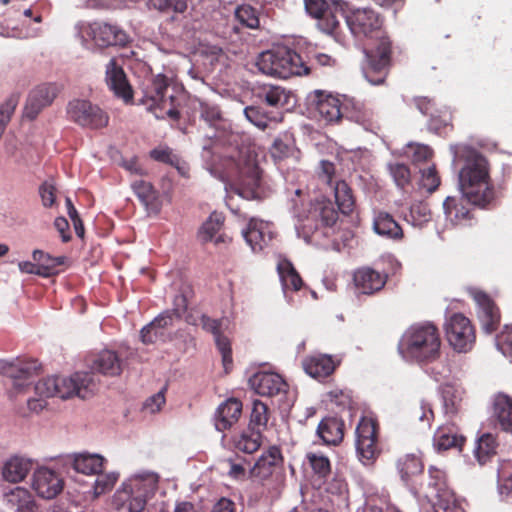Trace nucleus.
Wrapping results in <instances>:
<instances>
[{"mask_svg":"<svg viewBox=\"0 0 512 512\" xmlns=\"http://www.w3.org/2000/svg\"><path fill=\"white\" fill-rule=\"evenodd\" d=\"M346 23L358 39H370L374 44L364 49L366 65L365 78L373 85L383 84L392 65V41L383 29V19L369 8L356 9L348 14Z\"/></svg>","mask_w":512,"mask_h":512,"instance_id":"obj_1","label":"nucleus"},{"mask_svg":"<svg viewBox=\"0 0 512 512\" xmlns=\"http://www.w3.org/2000/svg\"><path fill=\"white\" fill-rule=\"evenodd\" d=\"M458 158L463 162L459 171V186L462 194L474 206L486 208L494 204L497 193L491 181L488 159L470 146L462 147Z\"/></svg>","mask_w":512,"mask_h":512,"instance_id":"obj_2","label":"nucleus"},{"mask_svg":"<svg viewBox=\"0 0 512 512\" xmlns=\"http://www.w3.org/2000/svg\"><path fill=\"white\" fill-rule=\"evenodd\" d=\"M439 329L432 322L416 323L408 327L398 343L399 354L419 365L436 362L441 356Z\"/></svg>","mask_w":512,"mask_h":512,"instance_id":"obj_3","label":"nucleus"},{"mask_svg":"<svg viewBox=\"0 0 512 512\" xmlns=\"http://www.w3.org/2000/svg\"><path fill=\"white\" fill-rule=\"evenodd\" d=\"M257 155L249 149H240L237 155L226 160V176L234 191L241 197L251 200L261 197L262 177Z\"/></svg>","mask_w":512,"mask_h":512,"instance_id":"obj_4","label":"nucleus"},{"mask_svg":"<svg viewBox=\"0 0 512 512\" xmlns=\"http://www.w3.org/2000/svg\"><path fill=\"white\" fill-rule=\"evenodd\" d=\"M34 390L39 397L43 398L57 396L67 399L77 396L87 399L97 390V383L92 373L76 372L71 377L44 378L34 385Z\"/></svg>","mask_w":512,"mask_h":512,"instance_id":"obj_5","label":"nucleus"},{"mask_svg":"<svg viewBox=\"0 0 512 512\" xmlns=\"http://www.w3.org/2000/svg\"><path fill=\"white\" fill-rule=\"evenodd\" d=\"M256 66L261 73L281 79L310 73V67L302 57L285 46L262 52L257 58Z\"/></svg>","mask_w":512,"mask_h":512,"instance_id":"obj_6","label":"nucleus"},{"mask_svg":"<svg viewBox=\"0 0 512 512\" xmlns=\"http://www.w3.org/2000/svg\"><path fill=\"white\" fill-rule=\"evenodd\" d=\"M158 488V476L154 473L135 475L123 483L122 489L114 495V504L118 510L128 512H143L148 498L152 497Z\"/></svg>","mask_w":512,"mask_h":512,"instance_id":"obj_7","label":"nucleus"},{"mask_svg":"<svg viewBox=\"0 0 512 512\" xmlns=\"http://www.w3.org/2000/svg\"><path fill=\"white\" fill-rule=\"evenodd\" d=\"M41 365L37 360L0 361V374L12 381L10 394L17 396L26 393L38 374Z\"/></svg>","mask_w":512,"mask_h":512,"instance_id":"obj_8","label":"nucleus"},{"mask_svg":"<svg viewBox=\"0 0 512 512\" xmlns=\"http://www.w3.org/2000/svg\"><path fill=\"white\" fill-rule=\"evenodd\" d=\"M67 117L82 128L91 130L105 128L110 119L108 113L98 105L83 99H74L68 103Z\"/></svg>","mask_w":512,"mask_h":512,"instance_id":"obj_9","label":"nucleus"},{"mask_svg":"<svg viewBox=\"0 0 512 512\" xmlns=\"http://www.w3.org/2000/svg\"><path fill=\"white\" fill-rule=\"evenodd\" d=\"M356 450L360 460L370 463L381 453L379 424L371 417H362L356 427Z\"/></svg>","mask_w":512,"mask_h":512,"instance_id":"obj_10","label":"nucleus"},{"mask_svg":"<svg viewBox=\"0 0 512 512\" xmlns=\"http://www.w3.org/2000/svg\"><path fill=\"white\" fill-rule=\"evenodd\" d=\"M445 333L449 344L457 352H467L475 343L474 326L462 313H454L448 318Z\"/></svg>","mask_w":512,"mask_h":512,"instance_id":"obj_11","label":"nucleus"},{"mask_svg":"<svg viewBox=\"0 0 512 512\" xmlns=\"http://www.w3.org/2000/svg\"><path fill=\"white\" fill-rule=\"evenodd\" d=\"M169 87L168 78L163 74H158L144 84L142 88V97L139 102L146 106L147 110L155 115L157 119H164L161 113L168 104L166 93Z\"/></svg>","mask_w":512,"mask_h":512,"instance_id":"obj_12","label":"nucleus"},{"mask_svg":"<svg viewBox=\"0 0 512 512\" xmlns=\"http://www.w3.org/2000/svg\"><path fill=\"white\" fill-rule=\"evenodd\" d=\"M468 294L477 305V316L482 329L489 334L496 331L500 325L501 314L494 300L477 288H470Z\"/></svg>","mask_w":512,"mask_h":512,"instance_id":"obj_13","label":"nucleus"},{"mask_svg":"<svg viewBox=\"0 0 512 512\" xmlns=\"http://www.w3.org/2000/svg\"><path fill=\"white\" fill-rule=\"evenodd\" d=\"M87 34L101 48L125 46L129 42V36L123 29L117 25L102 21L90 23Z\"/></svg>","mask_w":512,"mask_h":512,"instance_id":"obj_14","label":"nucleus"},{"mask_svg":"<svg viewBox=\"0 0 512 512\" xmlns=\"http://www.w3.org/2000/svg\"><path fill=\"white\" fill-rule=\"evenodd\" d=\"M32 488L39 497L53 499L62 492L64 480L58 472L41 467L33 473Z\"/></svg>","mask_w":512,"mask_h":512,"instance_id":"obj_15","label":"nucleus"},{"mask_svg":"<svg viewBox=\"0 0 512 512\" xmlns=\"http://www.w3.org/2000/svg\"><path fill=\"white\" fill-rule=\"evenodd\" d=\"M105 81L117 98L121 99L125 104L133 103V89L128 82L123 68L117 63L115 58L110 59L106 65Z\"/></svg>","mask_w":512,"mask_h":512,"instance_id":"obj_16","label":"nucleus"},{"mask_svg":"<svg viewBox=\"0 0 512 512\" xmlns=\"http://www.w3.org/2000/svg\"><path fill=\"white\" fill-rule=\"evenodd\" d=\"M252 389L261 396L272 397L281 393H287L288 384L277 373L257 372L249 379Z\"/></svg>","mask_w":512,"mask_h":512,"instance_id":"obj_17","label":"nucleus"},{"mask_svg":"<svg viewBox=\"0 0 512 512\" xmlns=\"http://www.w3.org/2000/svg\"><path fill=\"white\" fill-rule=\"evenodd\" d=\"M243 237L254 252H260L273 240L274 232L269 222L251 218Z\"/></svg>","mask_w":512,"mask_h":512,"instance_id":"obj_18","label":"nucleus"},{"mask_svg":"<svg viewBox=\"0 0 512 512\" xmlns=\"http://www.w3.org/2000/svg\"><path fill=\"white\" fill-rule=\"evenodd\" d=\"M57 93V87L53 84H41L37 86L29 93L24 108V116L30 120H34L43 108L53 102Z\"/></svg>","mask_w":512,"mask_h":512,"instance_id":"obj_19","label":"nucleus"},{"mask_svg":"<svg viewBox=\"0 0 512 512\" xmlns=\"http://www.w3.org/2000/svg\"><path fill=\"white\" fill-rule=\"evenodd\" d=\"M388 275L371 267H361L353 274L355 287L365 295H373L381 291L387 283Z\"/></svg>","mask_w":512,"mask_h":512,"instance_id":"obj_20","label":"nucleus"},{"mask_svg":"<svg viewBox=\"0 0 512 512\" xmlns=\"http://www.w3.org/2000/svg\"><path fill=\"white\" fill-rule=\"evenodd\" d=\"M471 203L467 197L448 196L443 203L446 220L454 226L468 225L473 219Z\"/></svg>","mask_w":512,"mask_h":512,"instance_id":"obj_21","label":"nucleus"},{"mask_svg":"<svg viewBox=\"0 0 512 512\" xmlns=\"http://www.w3.org/2000/svg\"><path fill=\"white\" fill-rule=\"evenodd\" d=\"M312 103L319 115L327 122H338L343 116L340 100L330 94H324L322 91H314L310 95Z\"/></svg>","mask_w":512,"mask_h":512,"instance_id":"obj_22","label":"nucleus"},{"mask_svg":"<svg viewBox=\"0 0 512 512\" xmlns=\"http://www.w3.org/2000/svg\"><path fill=\"white\" fill-rule=\"evenodd\" d=\"M241 414L242 402L236 398L227 399L216 410L214 417L215 428L220 432L229 430L238 422Z\"/></svg>","mask_w":512,"mask_h":512,"instance_id":"obj_23","label":"nucleus"},{"mask_svg":"<svg viewBox=\"0 0 512 512\" xmlns=\"http://www.w3.org/2000/svg\"><path fill=\"white\" fill-rule=\"evenodd\" d=\"M345 424L337 417H326L320 421L317 434L326 445L336 446L344 438Z\"/></svg>","mask_w":512,"mask_h":512,"instance_id":"obj_24","label":"nucleus"},{"mask_svg":"<svg viewBox=\"0 0 512 512\" xmlns=\"http://www.w3.org/2000/svg\"><path fill=\"white\" fill-rule=\"evenodd\" d=\"M337 363L333 357L326 354H319L307 357L303 361V368L307 374L316 379H323L330 376L336 369Z\"/></svg>","mask_w":512,"mask_h":512,"instance_id":"obj_25","label":"nucleus"},{"mask_svg":"<svg viewBox=\"0 0 512 512\" xmlns=\"http://www.w3.org/2000/svg\"><path fill=\"white\" fill-rule=\"evenodd\" d=\"M32 469V461L21 456L10 457L3 465L2 476L11 483L21 482Z\"/></svg>","mask_w":512,"mask_h":512,"instance_id":"obj_26","label":"nucleus"},{"mask_svg":"<svg viewBox=\"0 0 512 512\" xmlns=\"http://www.w3.org/2000/svg\"><path fill=\"white\" fill-rule=\"evenodd\" d=\"M91 368L103 375L117 376L122 372V360L112 350H103L95 356Z\"/></svg>","mask_w":512,"mask_h":512,"instance_id":"obj_27","label":"nucleus"},{"mask_svg":"<svg viewBox=\"0 0 512 512\" xmlns=\"http://www.w3.org/2000/svg\"><path fill=\"white\" fill-rule=\"evenodd\" d=\"M373 227L377 234L392 240H401L404 237L401 226L388 212H378L374 218Z\"/></svg>","mask_w":512,"mask_h":512,"instance_id":"obj_28","label":"nucleus"},{"mask_svg":"<svg viewBox=\"0 0 512 512\" xmlns=\"http://www.w3.org/2000/svg\"><path fill=\"white\" fill-rule=\"evenodd\" d=\"M131 187L148 211L159 212L161 206L159 193L150 182L136 180L131 184Z\"/></svg>","mask_w":512,"mask_h":512,"instance_id":"obj_29","label":"nucleus"},{"mask_svg":"<svg viewBox=\"0 0 512 512\" xmlns=\"http://www.w3.org/2000/svg\"><path fill=\"white\" fill-rule=\"evenodd\" d=\"M434 446L437 450L446 451L452 448L462 449L465 437L458 434L454 426H442L434 434Z\"/></svg>","mask_w":512,"mask_h":512,"instance_id":"obj_30","label":"nucleus"},{"mask_svg":"<svg viewBox=\"0 0 512 512\" xmlns=\"http://www.w3.org/2000/svg\"><path fill=\"white\" fill-rule=\"evenodd\" d=\"M5 500L8 505L15 508L17 512H34L36 503L30 491L23 487H15L5 493Z\"/></svg>","mask_w":512,"mask_h":512,"instance_id":"obj_31","label":"nucleus"},{"mask_svg":"<svg viewBox=\"0 0 512 512\" xmlns=\"http://www.w3.org/2000/svg\"><path fill=\"white\" fill-rule=\"evenodd\" d=\"M262 443L260 430L248 427L233 437V445L236 450L246 454H252L259 450Z\"/></svg>","mask_w":512,"mask_h":512,"instance_id":"obj_32","label":"nucleus"},{"mask_svg":"<svg viewBox=\"0 0 512 512\" xmlns=\"http://www.w3.org/2000/svg\"><path fill=\"white\" fill-rule=\"evenodd\" d=\"M277 271L284 292L287 290L299 291L303 286V280L291 261L282 259L277 265Z\"/></svg>","mask_w":512,"mask_h":512,"instance_id":"obj_33","label":"nucleus"},{"mask_svg":"<svg viewBox=\"0 0 512 512\" xmlns=\"http://www.w3.org/2000/svg\"><path fill=\"white\" fill-rule=\"evenodd\" d=\"M105 459L97 454H79L74 458L73 468L85 475L100 474L104 469Z\"/></svg>","mask_w":512,"mask_h":512,"instance_id":"obj_34","label":"nucleus"},{"mask_svg":"<svg viewBox=\"0 0 512 512\" xmlns=\"http://www.w3.org/2000/svg\"><path fill=\"white\" fill-rule=\"evenodd\" d=\"M397 469L401 479L408 484L414 477L422 474L424 465L420 457L407 454L398 459Z\"/></svg>","mask_w":512,"mask_h":512,"instance_id":"obj_35","label":"nucleus"},{"mask_svg":"<svg viewBox=\"0 0 512 512\" xmlns=\"http://www.w3.org/2000/svg\"><path fill=\"white\" fill-rule=\"evenodd\" d=\"M494 416L501 428L512 431V399L505 394H498L494 399Z\"/></svg>","mask_w":512,"mask_h":512,"instance_id":"obj_36","label":"nucleus"},{"mask_svg":"<svg viewBox=\"0 0 512 512\" xmlns=\"http://www.w3.org/2000/svg\"><path fill=\"white\" fill-rule=\"evenodd\" d=\"M262 103L274 108H282L288 104L290 93L280 86H264L258 93Z\"/></svg>","mask_w":512,"mask_h":512,"instance_id":"obj_37","label":"nucleus"},{"mask_svg":"<svg viewBox=\"0 0 512 512\" xmlns=\"http://www.w3.org/2000/svg\"><path fill=\"white\" fill-rule=\"evenodd\" d=\"M335 201L339 211L344 215H349L355 207V198L352 189L343 181L338 180L333 185Z\"/></svg>","mask_w":512,"mask_h":512,"instance_id":"obj_38","label":"nucleus"},{"mask_svg":"<svg viewBox=\"0 0 512 512\" xmlns=\"http://www.w3.org/2000/svg\"><path fill=\"white\" fill-rule=\"evenodd\" d=\"M345 111L350 120L364 126L365 128L371 126L373 123L372 110L360 101H356L354 99L348 101L345 105Z\"/></svg>","mask_w":512,"mask_h":512,"instance_id":"obj_39","label":"nucleus"},{"mask_svg":"<svg viewBox=\"0 0 512 512\" xmlns=\"http://www.w3.org/2000/svg\"><path fill=\"white\" fill-rule=\"evenodd\" d=\"M313 213L326 229H331L338 220V211L334 208V205L330 200L317 202Z\"/></svg>","mask_w":512,"mask_h":512,"instance_id":"obj_40","label":"nucleus"},{"mask_svg":"<svg viewBox=\"0 0 512 512\" xmlns=\"http://www.w3.org/2000/svg\"><path fill=\"white\" fill-rule=\"evenodd\" d=\"M496 439L490 434H483L477 441V446L475 448V456L479 463H486L492 455L496 453Z\"/></svg>","mask_w":512,"mask_h":512,"instance_id":"obj_41","label":"nucleus"},{"mask_svg":"<svg viewBox=\"0 0 512 512\" xmlns=\"http://www.w3.org/2000/svg\"><path fill=\"white\" fill-rule=\"evenodd\" d=\"M405 219L415 227H422L431 219V211L428 204L422 201L413 203Z\"/></svg>","mask_w":512,"mask_h":512,"instance_id":"obj_42","label":"nucleus"},{"mask_svg":"<svg viewBox=\"0 0 512 512\" xmlns=\"http://www.w3.org/2000/svg\"><path fill=\"white\" fill-rule=\"evenodd\" d=\"M150 3L159 12L171 15V20H175L176 15L183 14L187 9V0H150Z\"/></svg>","mask_w":512,"mask_h":512,"instance_id":"obj_43","label":"nucleus"},{"mask_svg":"<svg viewBox=\"0 0 512 512\" xmlns=\"http://www.w3.org/2000/svg\"><path fill=\"white\" fill-rule=\"evenodd\" d=\"M293 153V140L288 134L277 137L270 148V155L275 162L288 158Z\"/></svg>","mask_w":512,"mask_h":512,"instance_id":"obj_44","label":"nucleus"},{"mask_svg":"<svg viewBox=\"0 0 512 512\" xmlns=\"http://www.w3.org/2000/svg\"><path fill=\"white\" fill-rule=\"evenodd\" d=\"M65 257H56L54 264H39L38 266L32 262L25 261L19 263V268L22 272L28 274H38L44 277H49L55 273L57 266L64 263Z\"/></svg>","mask_w":512,"mask_h":512,"instance_id":"obj_45","label":"nucleus"},{"mask_svg":"<svg viewBox=\"0 0 512 512\" xmlns=\"http://www.w3.org/2000/svg\"><path fill=\"white\" fill-rule=\"evenodd\" d=\"M224 223V217L216 212L212 213L203 223L199 230V237L203 242H209L221 229Z\"/></svg>","mask_w":512,"mask_h":512,"instance_id":"obj_46","label":"nucleus"},{"mask_svg":"<svg viewBox=\"0 0 512 512\" xmlns=\"http://www.w3.org/2000/svg\"><path fill=\"white\" fill-rule=\"evenodd\" d=\"M269 420V408L260 400L253 402L252 412L250 416V424L248 427H253L256 430L265 428Z\"/></svg>","mask_w":512,"mask_h":512,"instance_id":"obj_47","label":"nucleus"},{"mask_svg":"<svg viewBox=\"0 0 512 512\" xmlns=\"http://www.w3.org/2000/svg\"><path fill=\"white\" fill-rule=\"evenodd\" d=\"M245 116L247 119L253 123L258 128L265 130L268 127L270 121L279 122L282 120V116L280 117H269L261 107L257 106H249L244 110Z\"/></svg>","mask_w":512,"mask_h":512,"instance_id":"obj_48","label":"nucleus"},{"mask_svg":"<svg viewBox=\"0 0 512 512\" xmlns=\"http://www.w3.org/2000/svg\"><path fill=\"white\" fill-rule=\"evenodd\" d=\"M308 463L310 464L313 472L321 479H326L331 473V464L329 459L322 455L309 452L306 455Z\"/></svg>","mask_w":512,"mask_h":512,"instance_id":"obj_49","label":"nucleus"},{"mask_svg":"<svg viewBox=\"0 0 512 512\" xmlns=\"http://www.w3.org/2000/svg\"><path fill=\"white\" fill-rule=\"evenodd\" d=\"M236 19L244 26L255 29L259 27V15L257 9L248 4L239 6L235 11Z\"/></svg>","mask_w":512,"mask_h":512,"instance_id":"obj_50","label":"nucleus"},{"mask_svg":"<svg viewBox=\"0 0 512 512\" xmlns=\"http://www.w3.org/2000/svg\"><path fill=\"white\" fill-rule=\"evenodd\" d=\"M214 340L216 347L222 356V363L225 372L228 373L232 369L233 365L231 342L227 336L223 335L222 332L216 335Z\"/></svg>","mask_w":512,"mask_h":512,"instance_id":"obj_51","label":"nucleus"},{"mask_svg":"<svg viewBox=\"0 0 512 512\" xmlns=\"http://www.w3.org/2000/svg\"><path fill=\"white\" fill-rule=\"evenodd\" d=\"M317 20V26L321 31H323L326 34L334 36L335 39H338L340 24L335 13L328 9L327 12L324 13V15L319 17Z\"/></svg>","mask_w":512,"mask_h":512,"instance_id":"obj_52","label":"nucleus"},{"mask_svg":"<svg viewBox=\"0 0 512 512\" xmlns=\"http://www.w3.org/2000/svg\"><path fill=\"white\" fill-rule=\"evenodd\" d=\"M389 172L399 188H405L411 182V173L407 165L402 163H391L388 165Z\"/></svg>","mask_w":512,"mask_h":512,"instance_id":"obj_53","label":"nucleus"},{"mask_svg":"<svg viewBox=\"0 0 512 512\" xmlns=\"http://www.w3.org/2000/svg\"><path fill=\"white\" fill-rule=\"evenodd\" d=\"M440 176L435 168V166H431L427 169L422 170V176L420 181V186L428 193L435 192L440 185Z\"/></svg>","mask_w":512,"mask_h":512,"instance_id":"obj_54","label":"nucleus"},{"mask_svg":"<svg viewBox=\"0 0 512 512\" xmlns=\"http://www.w3.org/2000/svg\"><path fill=\"white\" fill-rule=\"evenodd\" d=\"M97 479L94 485L96 495H101L111 490L118 480V475L115 473L97 474Z\"/></svg>","mask_w":512,"mask_h":512,"instance_id":"obj_55","label":"nucleus"},{"mask_svg":"<svg viewBox=\"0 0 512 512\" xmlns=\"http://www.w3.org/2000/svg\"><path fill=\"white\" fill-rule=\"evenodd\" d=\"M180 319V313L177 309H170L159 314L153 321L150 323L161 329L163 332L166 328L171 327L174 323V320Z\"/></svg>","mask_w":512,"mask_h":512,"instance_id":"obj_56","label":"nucleus"},{"mask_svg":"<svg viewBox=\"0 0 512 512\" xmlns=\"http://www.w3.org/2000/svg\"><path fill=\"white\" fill-rule=\"evenodd\" d=\"M56 187L50 181L43 182L39 187V194L44 207L50 208L56 203Z\"/></svg>","mask_w":512,"mask_h":512,"instance_id":"obj_57","label":"nucleus"},{"mask_svg":"<svg viewBox=\"0 0 512 512\" xmlns=\"http://www.w3.org/2000/svg\"><path fill=\"white\" fill-rule=\"evenodd\" d=\"M200 116L210 125H215L221 120V111L218 106L206 102H200Z\"/></svg>","mask_w":512,"mask_h":512,"instance_id":"obj_58","label":"nucleus"},{"mask_svg":"<svg viewBox=\"0 0 512 512\" xmlns=\"http://www.w3.org/2000/svg\"><path fill=\"white\" fill-rule=\"evenodd\" d=\"M429 486L433 487L437 493L444 491L446 488V474L443 470L430 466L428 469Z\"/></svg>","mask_w":512,"mask_h":512,"instance_id":"obj_59","label":"nucleus"},{"mask_svg":"<svg viewBox=\"0 0 512 512\" xmlns=\"http://www.w3.org/2000/svg\"><path fill=\"white\" fill-rule=\"evenodd\" d=\"M275 466L260 456L255 465L251 469V476L259 479H266L272 475Z\"/></svg>","mask_w":512,"mask_h":512,"instance_id":"obj_60","label":"nucleus"},{"mask_svg":"<svg viewBox=\"0 0 512 512\" xmlns=\"http://www.w3.org/2000/svg\"><path fill=\"white\" fill-rule=\"evenodd\" d=\"M164 336L165 333L151 323L144 326L140 332V338L144 344H153L158 340H162Z\"/></svg>","mask_w":512,"mask_h":512,"instance_id":"obj_61","label":"nucleus"},{"mask_svg":"<svg viewBox=\"0 0 512 512\" xmlns=\"http://www.w3.org/2000/svg\"><path fill=\"white\" fill-rule=\"evenodd\" d=\"M437 496L439 500L435 505V512H465L452 496L447 498H443L439 494Z\"/></svg>","mask_w":512,"mask_h":512,"instance_id":"obj_62","label":"nucleus"},{"mask_svg":"<svg viewBox=\"0 0 512 512\" xmlns=\"http://www.w3.org/2000/svg\"><path fill=\"white\" fill-rule=\"evenodd\" d=\"M305 9L312 17L318 19L330 9L325 0H304Z\"/></svg>","mask_w":512,"mask_h":512,"instance_id":"obj_63","label":"nucleus"},{"mask_svg":"<svg viewBox=\"0 0 512 512\" xmlns=\"http://www.w3.org/2000/svg\"><path fill=\"white\" fill-rule=\"evenodd\" d=\"M201 326L203 330L211 333L214 337L222 332V321L218 319H213L207 315H202Z\"/></svg>","mask_w":512,"mask_h":512,"instance_id":"obj_64","label":"nucleus"}]
</instances>
